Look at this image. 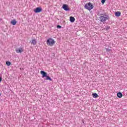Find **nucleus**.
I'll return each mask as SVG.
<instances>
[{
	"mask_svg": "<svg viewBox=\"0 0 127 127\" xmlns=\"http://www.w3.org/2000/svg\"><path fill=\"white\" fill-rule=\"evenodd\" d=\"M46 77V80H49V81H52V79H51V78H50V77L46 75V76H45Z\"/></svg>",
	"mask_w": 127,
	"mask_h": 127,
	"instance_id": "obj_14",
	"label": "nucleus"
},
{
	"mask_svg": "<svg viewBox=\"0 0 127 127\" xmlns=\"http://www.w3.org/2000/svg\"><path fill=\"white\" fill-rule=\"evenodd\" d=\"M117 97H118V98H122V97H123V94L121 92H119L117 93Z\"/></svg>",
	"mask_w": 127,
	"mask_h": 127,
	"instance_id": "obj_11",
	"label": "nucleus"
},
{
	"mask_svg": "<svg viewBox=\"0 0 127 127\" xmlns=\"http://www.w3.org/2000/svg\"><path fill=\"white\" fill-rule=\"evenodd\" d=\"M40 73H41V75H42L43 78H44V77H46V76H47V73H46V72H45L44 71L41 70L40 71Z\"/></svg>",
	"mask_w": 127,
	"mask_h": 127,
	"instance_id": "obj_8",
	"label": "nucleus"
},
{
	"mask_svg": "<svg viewBox=\"0 0 127 127\" xmlns=\"http://www.w3.org/2000/svg\"><path fill=\"white\" fill-rule=\"evenodd\" d=\"M101 2L103 4L105 3V2H106V0H102Z\"/></svg>",
	"mask_w": 127,
	"mask_h": 127,
	"instance_id": "obj_18",
	"label": "nucleus"
},
{
	"mask_svg": "<svg viewBox=\"0 0 127 127\" xmlns=\"http://www.w3.org/2000/svg\"><path fill=\"white\" fill-rule=\"evenodd\" d=\"M30 43L32 45H36L37 44V42H36V39H33L32 40L30 41Z\"/></svg>",
	"mask_w": 127,
	"mask_h": 127,
	"instance_id": "obj_7",
	"label": "nucleus"
},
{
	"mask_svg": "<svg viewBox=\"0 0 127 127\" xmlns=\"http://www.w3.org/2000/svg\"><path fill=\"white\" fill-rule=\"evenodd\" d=\"M0 95H1V94H0Z\"/></svg>",
	"mask_w": 127,
	"mask_h": 127,
	"instance_id": "obj_21",
	"label": "nucleus"
},
{
	"mask_svg": "<svg viewBox=\"0 0 127 127\" xmlns=\"http://www.w3.org/2000/svg\"><path fill=\"white\" fill-rule=\"evenodd\" d=\"M106 51H108V52H111V51H112L111 49H109L108 48H106Z\"/></svg>",
	"mask_w": 127,
	"mask_h": 127,
	"instance_id": "obj_16",
	"label": "nucleus"
},
{
	"mask_svg": "<svg viewBox=\"0 0 127 127\" xmlns=\"http://www.w3.org/2000/svg\"><path fill=\"white\" fill-rule=\"evenodd\" d=\"M63 8L64 9V10H65L66 11L70 10V8H69V6L66 4H64L63 5Z\"/></svg>",
	"mask_w": 127,
	"mask_h": 127,
	"instance_id": "obj_5",
	"label": "nucleus"
},
{
	"mask_svg": "<svg viewBox=\"0 0 127 127\" xmlns=\"http://www.w3.org/2000/svg\"><path fill=\"white\" fill-rule=\"evenodd\" d=\"M57 28H61V26H60V25H58L57 26Z\"/></svg>",
	"mask_w": 127,
	"mask_h": 127,
	"instance_id": "obj_19",
	"label": "nucleus"
},
{
	"mask_svg": "<svg viewBox=\"0 0 127 127\" xmlns=\"http://www.w3.org/2000/svg\"><path fill=\"white\" fill-rule=\"evenodd\" d=\"M16 20L15 19H13L11 21V23L12 25H15L16 24Z\"/></svg>",
	"mask_w": 127,
	"mask_h": 127,
	"instance_id": "obj_9",
	"label": "nucleus"
},
{
	"mask_svg": "<svg viewBox=\"0 0 127 127\" xmlns=\"http://www.w3.org/2000/svg\"><path fill=\"white\" fill-rule=\"evenodd\" d=\"M42 11V9L40 7H37L36 9H34V12L35 13H38V12H41Z\"/></svg>",
	"mask_w": 127,
	"mask_h": 127,
	"instance_id": "obj_6",
	"label": "nucleus"
},
{
	"mask_svg": "<svg viewBox=\"0 0 127 127\" xmlns=\"http://www.w3.org/2000/svg\"><path fill=\"white\" fill-rule=\"evenodd\" d=\"M111 27L110 26H106V30H109V29H110Z\"/></svg>",
	"mask_w": 127,
	"mask_h": 127,
	"instance_id": "obj_17",
	"label": "nucleus"
},
{
	"mask_svg": "<svg viewBox=\"0 0 127 127\" xmlns=\"http://www.w3.org/2000/svg\"><path fill=\"white\" fill-rule=\"evenodd\" d=\"M15 51L16 52V53H22V52H23V51H24V49H23V48L20 47L19 48H17L15 50Z\"/></svg>",
	"mask_w": 127,
	"mask_h": 127,
	"instance_id": "obj_4",
	"label": "nucleus"
},
{
	"mask_svg": "<svg viewBox=\"0 0 127 127\" xmlns=\"http://www.w3.org/2000/svg\"><path fill=\"white\" fill-rule=\"evenodd\" d=\"M6 64L7 66H10V65H11V63H10V62H6Z\"/></svg>",
	"mask_w": 127,
	"mask_h": 127,
	"instance_id": "obj_15",
	"label": "nucleus"
},
{
	"mask_svg": "<svg viewBox=\"0 0 127 127\" xmlns=\"http://www.w3.org/2000/svg\"><path fill=\"white\" fill-rule=\"evenodd\" d=\"M2 80V79H1V77H0V82H1Z\"/></svg>",
	"mask_w": 127,
	"mask_h": 127,
	"instance_id": "obj_20",
	"label": "nucleus"
},
{
	"mask_svg": "<svg viewBox=\"0 0 127 127\" xmlns=\"http://www.w3.org/2000/svg\"><path fill=\"white\" fill-rule=\"evenodd\" d=\"M70 20L71 22H74V21H75V18H74V17L70 16Z\"/></svg>",
	"mask_w": 127,
	"mask_h": 127,
	"instance_id": "obj_12",
	"label": "nucleus"
},
{
	"mask_svg": "<svg viewBox=\"0 0 127 127\" xmlns=\"http://www.w3.org/2000/svg\"><path fill=\"white\" fill-rule=\"evenodd\" d=\"M92 96L93 98H98V94L97 93H93Z\"/></svg>",
	"mask_w": 127,
	"mask_h": 127,
	"instance_id": "obj_13",
	"label": "nucleus"
},
{
	"mask_svg": "<svg viewBox=\"0 0 127 127\" xmlns=\"http://www.w3.org/2000/svg\"><path fill=\"white\" fill-rule=\"evenodd\" d=\"M84 7L86 9H88V10H91L94 8V5H93L92 3L89 2L85 5Z\"/></svg>",
	"mask_w": 127,
	"mask_h": 127,
	"instance_id": "obj_2",
	"label": "nucleus"
},
{
	"mask_svg": "<svg viewBox=\"0 0 127 127\" xmlns=\"http://www.w3.org/2000/svg\"><path fill=\"white\" fill-rule=\"evenodd\" d=\"M55 43V40L52 38H49L47 41V44L48 46H53Z\"/></svg>",
	"mask_w": 127,
	"mask_h": 127,
	"instance_id": "obj_1",
	"label": "nucleus"
},
{
	"mask_svg": "<svg viewBox=\"0 0 127 127\" xmlns=\"http://www.w3.org/2000/svg\"><path fill=\"white\" fill-rule=\"evenodd\" d=\"M121 13L120 11H117L115 12V15L116 16H121Z\"/></svg>",
	"mask_w": 127,
	"mask_h": 127,
	"instance_id": "obj_10",
	"label": "nucleus"
},
{
	"mask_svg": "<svg viewBox=\"0 0 127 127\" xmlns=\"http://www.w3.org/2000/svg\"><path fill=\"white\" fill-rule=\"evenodd\" d=\"M99 18L101 22H105L106 20H107V19H109V18L108 17V16H107L106 15H104L103 14L100 16Z\"/></svg>",
	"mask_w": 127,
	"mask_h": 127,
	"instance_id": "obj_3",
	"label": "nucleus"
}]
</instances>
